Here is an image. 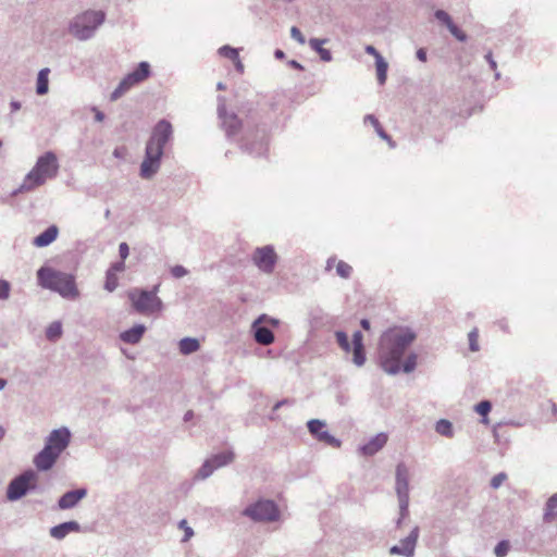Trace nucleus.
<instances>
[{
	"label": "nucleus",
	"mask_w": 557,
	"mask_h": 557,
	"mask_svg": "<svg viewBox=\"0 0 557 557\" xmlns=\"http://www.w3.org/2000/svg\"><path fill=\"white\" fill-rule=\"evenodd\" d=\"M414 339L416 334L408 327L394 326L384 332L379 346V362L382 369L389 374L398 373L400 370L407 373L413 371L417 355L409 354L404 362L401 359Z\"/></svg>",
	"instance_id": "obj_1"
},
{
	"label": "nucleus",
	"mask_w": 557,
	"mask_h": 557,
	"mask_svg": "<svg viewBox=\"0 0 557 557\" xmlns=\"http://www.w3.org/2000/svg\"><path fill=\"white\" fill-rule=\"evenodd\" d=\"M38 284L46 289L58 293L63 298L75 299L78 297L74 275L54 270L49 267H41L37 271Z\"/></svg>",
	"instance_id": "obj_2"
},
{
	"label": "nucleus",
	"mask_w": 557,
	"mask_h": 557,
	"mask_svg": "<svg viewBox=\"0 0 557 557\" xmlns=\"http://www.w3.org/2000/svg\"><path fill=\"white\" fill-rule=\"evenodd\" d=\"M58 169L59 164L55 154L52 151L45 152L37 159L36 164L27 173L21 186L13 191V195L32 191L44 185L47 180L57 176Z\"/></svg>",
	"instance_id": "obj_3"
},
{
	"label": "nucleus",
	"mask_w": 557,
	"mask_h": 557,
	"mask_svg": "<svg viewBox=\"0 0 557 557\" xmlns=\"http://www.w3.org/2000/svg\"><path fill=\"white\" fill-rule=\"evenodd\" d=\"M104 18L106 15L102 11H86L73 18L69 30L78 40H87L94 37Z\"/></svg>",
	"instance_id": "obj_4"
},
{
	"label": "nucleus",
	"mask_w": 557,
	"mask_h": 557,
	"mask_svg": "<svg viewBox=\"0 0 557 557\" xmlns=\"http://www.w3.org/2000/svg\"><path fill=\"white\" fill-rule=\"evenodd\" d=\"M242 515L255 522H274L280 519L281 512L274 500L260 498L248 505Z\"/></svg>",
	"instance_id": "obj_5"
},
{
	"label": "nucleus",
	"mask_w": 557,
	"mask_h": 557,
	"mask_svg": "<svg viewBox=\"0 0 557 557\" xmlns=\"http://www.w3.org/2000/svg\"><path fill=\"white\" fill-rule=\"evenodd\" d=\"M38 475L33 469H27L11 480L7 487V498L15 502L37 488Z\"/></svg>",
	"instance_id": "obj_6"
},
{
	"label": "nucleus",
	"mask_w": 557,
	"mask_h": 557,
	"mask_svg": "<svg viewBox=\"0 0 557 557\" xmlns=\"http://www.w3.org/2000/svg\"><path fill=\"white\" fill-rule=\"evenodd\" d=\"M128 298L135 311L141 314H151L163 308L162 300L147 289L135 288L128 293Z\"/></svg>",
	"instance_id": "obj_7"
},
{
	"label": "nucleus",
	"mask_w": 557,
	"mask_h": 557,
	"mask_svg": "<svg viewBox=\"0 0 557 557\" xmlns=\"http://www.w3.org/2000/svg\"><path fill=\"white\" fill-rule=\"evenodd\" d=\"M242 149L255 157L263 156L268 150L265 127L247 131L243 137Z\"/></svg>",
	"instance_id": "obj_8"
},
{
	"label": "nucleus",
	"mask_w": 557,
	"mask_h": 557,
	"mask_svg": "<svg viewBox=\"0 0 557 557\" xmlns=\"http://www.w3.org/2000/svg\"><path fill=\"white\" fill-rule=\"evenodd\" d=\"M172 124L166 120H160L154 125L146 146L154 148L157 150L159 149L161 153H163L164 147L168 144V141L172 138Z\"/></svg>",
	"instance_id": "obj_9"
},
{
	"label": "nucleus",
	"mask_w": 557,
	"mask_h": 557,
	"mask_svg": "<svg viewBox=\"0 0 557 557\" xmlns=\"http://www.w3.org/2000/svg\"><path fill=\"white\" fill-rule=\"evenodd\" d=\"M252 261L260 271L271 274L277 262V255L271 245L258 247L253 251Z\"/></svg>",
	"instance_id": "obj_10"
},
{
	"label": "nucleus",
	"mask_w": 557,
	"mask_h": 557,
	"mask_svg": "<svg viewBox=\"0 0 557 557\" xmlns=\"http://www.w3.org/2000/svg\"><path fill=\"white\" fill-rule=\"evenodd\" d=\"M308 432L318 442L323 443L333 448H338L342 442L329 433L326 422L320 419H311L307 422Z\"/></svg>",
	"instance_id": "obj_11"
},
{
	"label": "nucleus",
	"mask_w": 557,
	"mask_h": 557,
	"mask_svg": "<svg viewBox=\"0 0 557 557\" xmlns=\"http://www.w3.org/2000/svg\"><path fill=\"white\" fill-rule=\"evenodd\" d=\"M163 153L151 147L145 149V158L140 164V176L144 180H150L153 177L160 169L161 158Z\"/></svg>",
	"instance_id": "obj_12"
},
{
	"label": "nucleus",
	"mask_w": 557,
	"mask_h": 557,
	"mask_svg": "<svg viewBox=\"0 0 557 557\" xmlns=\"http://www.w3.org/2000/svg\"><path fill=\"white\" fill-rule=\"evenodd\" d=\"M218 115L227 137H232L238 133L242 122L235 113L228 114L226 112L225 98L222 96L218 97Z\"/></svg>",
	"instance_id": "obj_13"
},
{
	"label": "nucleus",
	"mask_w": 557,
	"mask_h": 557,
	"mask_svg": "<svg viewBox=\"0 0 557 557\" xmlns=\"http://www.w3.org/2000/svg\"><path fill=\"white\" fill-rule=\"evenodd\" d=\"M71 436L72 434L66 426L52 430L46 438L45 446L60 456L70 445Z\"/></svg>",
	"instance_id": "obj_14"
},
{
	"label": "nucleus",
	"mask_w": 557,
	"mask_h": 557,
	"mask_svg": "<svg viewBox=\"0 0 557 557\" xmlns=\"http://www.w3.org/2000/svg\"><path fill=\"white\" fill-rule=\"evenodd\" d=\"M418 536L419 529L416 527L411 530V532L406 539L400 541L399 545H394L389 548V554L401 555L405 557H413Z\"/></svg>",
	"instance_id": "obj_15"
},
{
	"label": "nucleus",
	"mask_w": 557,
	"mask_h": 557,
	"mask_svg": "<svg viewBox=\"0 0 557 557\" xmlns=\"http://www.w3.org/2000/svg\"><path fill=\"white\" fill-rule=\"evenodd\" d=\"M265 319L267 314H261L251 325L255 341L263 346L271 345L275 339L273 332L269 327L261 325L264 323Z\"/></svg>",
	"instance_id": "obj_16"
},
{
	"label": "nucleus",
	"mask_w": 557,
	"mask_h": 557,
	"mask_svg": "<svg viewBox=\"0 0 557 557\" xmlns=\"http://www.w3.org/2000/svg\"><path fill=\"white\" fill-rule=\"evenodd\" d=\"M396 490L403 505H407L409 494V472L405 465L400 463L396 469Z\"/></svg>",
	"instance_id": "obj_17"
},
{
	"label": "nucleus",
	"mask_w": 557,
	"mask_h": 557,
	"mask_svg": "<svg viewBox=\"0 0 557 557\" xmlns=\"http://www.w3.org/2000/svg\"><path fill=\"white\" fill-rule=\"evenodd\" d=\"M60 456L51 449L44 446V448L35 455L34 465L39 471H48L53 468Z\"/></svg>",
	"instance_id": "obj_18"
},
{
	"label": "nucleus",
	"mask_w": 557,
	"mask_h": 557,
	"mask_svg": "<svg viewBox=\"0 0 557 557\" xmlns=\"http://www.w3.org/2000/svg\"><path fill=\"white\" fill-rule=\"evenodd\" d=\"M86 495L87 490L84 487L67 491L59 498L58 506L62 510L74 508Z\"/></svg>",
	"instance_id": "obj_19"
},
{
	"label": "nucleus",
	"mask_w": 557,
	"mask_h": 557,
	"mask_svg": "<svg viewBox=\"0 0 557 557\" xmlns=\"http://www.w3.org/2000/svg\"><path fill=\"white\" fill-rule=\"evenodd\" d=\"M82 529L81 524L76 521H66L62 522L58 525L52 527L49 530V534L51 537L55 540L65 539L71 532H79Z\"/></svg>",
	"instance_id": "obj_20"
},
{
	"label": "nucleus",
	"mask_w": 557,
	"mask_h": 557,
	"mask_svg": "<svg viewBox=\"0 0 557 557\" xmlns=\"http://www.w3.org/2000/svg\"><path fill=\"white\" fill-rule=\"evenodd\" d=\"M435 16L438 21H441L442 23H444L447 28L449 29L450 34L456 38L458 39L459 41H465L467 36L466 34L457 26L454 24V22L451 21L450 16L448 13H446L445 11L443 10H437L435 12Z\"/></svg>",
	"instance_id": "obj_21"
},
{
	"label": "nucleus",
	"mask_w": 557,
	"mask_h": 557,
	"mask_svg": "<svg viewBox=\"0 0 557 557\" xmlns=\"http://www.w3.org/2000/svg\"><path fill=\"white\" fill-rule=\"evenodd\" d=\"M145 332L146 326L144 324H136L133 327L122 332L120 334V339L126 344L135 345L140 342Z\"/></svg>",
	"instance_id": "obj_22"
},
{
	"label": "nucleus",
	"mask_w": 557,
	"mask_h": 557,
	"mask_svg": "<svg viewBox=\"0 0 557 557\" xmlns=\"http://www.w3.org/2000/svg\"><path fill=\"white\" fill-rule=\"evenodd\" d=\"M133 74L128 73L117 85V87L112 91L110 96L111 101H116L120 99L126 91H128L133 86L139 84L136 78H133Z\"/></svg>",
	"instance_id": "obj_23"
},
{
	"label": "nucleus",
	"mask_w": 557,
	"mask_h": 557,
	"mask_svg": "<svg viewBox=\"0 0 557 557\" xmlns=\"http://www.w3.org/2000/svg\"><path fill=\"white\" fill-rule=\"evenodd\" d=\"M58 234L59 228L55 225H50L34 238L33 244L37 247H47L55 240Z\"/></svg>",
	"instance_id": "obj_24"
},
{
	"label": "nucleus",
	"mask_w": 557,
	"mask_h": 557,
	"mask_svg": "<svg viewBox=\"0 0 557 557\" xmlns=\"http://www.w3.org/2000/svg\"><path fill=\"white\" fill-rule=\"evenodd\" d=\"M387 442V435L380 433L363 445L360 449L363 455L371 456L379 451Z\"/></svg>",
	"instance_id": "obj_25"
},
{
	"label": "nucleus",
	"mask_w": 557,
	"mask_h": 557,
	"mask_svg": "<svg viewBox=\"0 0 557 557\" xmlns=\"http://www.w3.org/2000/svg\"><path fill=\"white\" fill-rule=\"evenodd\" d=\"M352 346H354V362L357 366H362L366 360L364 348L362 344V334L360 332H356L352 336Z\"/></svg>",
	"instance_id": "obj_26"
},
{
	"label": "nucleus",
	"mask_w": 557,
	"mask_h": 557,
	"mask_svg": "<svg viewBox=\"0 0 557 557\" xmlns=\"http://www.w3.org/2000/svg\"><path fill=\"white\" fill-rule=\"evenodd\" d=\"M49 73L48 67L41 69L37 76L36 92L39 96H44L49 91Z\"/></svg>",
	"instance_id": "obj_27"
},
{
	"label": "nucleus",
	"mask_w": 557,
	"mask_h": 557,
	"mask_svg": "<svg viewBox=\"0 0 557 557\" xmlns=\"http://www.w3.org/2000/svg\"><path fill=\"white\" fill-rule=\"evenodd\" d=\"M325 41V39L311 38L309 46L320 55L322 61L330 62L332 60L331 51L322 47Z\"/></svg>",
	"instance_id": "obj_28"
},
{
	"label": "nucleus",
	"mask_w": 557,
	"mask_h": 557,
	"mask_svg": "<svg viewBox=\"0 0 557 557\" xmlns=\"http://www.w3.org/2000/svg\"><path fill=\"white\" fill-rule=\"evenodd\" d=\"M234 459V454L231 450H225L213 455L209 460L214 466V469H219L231 463Z\"/></svg>",
	"instance_id": "obj_29"
},
{
	"label": "nucleus",
	"mask_w": 557,
	"mask_h": 557,
	"mask_svg": "<svg viewBox=\"0 0 557 557\" xmlns=\"http://www.w3.org/2000/svg\"><path fill=\"white\" fill-rule=\"evenodd\" d=\"M180 351L183 355H190L195 351H197L200 347L198 339L193 337H185L180 341Z\"/></svg>",
	"instance_id": "obj_30"
},
{
	"label": "nucleus",
	"mask_w": 557,
	"mask_h": 557,
	"mask_svg": "<svg viewBox=\"0 0 557 557\" xmlns=\"http://www.w3.org/2000/svg\"><path fill=\"white\" fill-rule=\"evenodd\" d=\"M133 74V78H136L139 83L147 79L150 74V64L146 61H141L138 63L137 67L131 72Z\"/></svg>",
	"instance_id": "obj_31"
},
{
	"label": "nucleus",
	"mask_w": 557,
	"mask_h": 557,
	"mask_svg": "<svg viewBox=\"0 0 557 557\" xmlns=\"http://www.w3.org/2000/svg\"><path fill=\"white\" fill-rule=\"evenodd\" d=\"M375 66L379 84L384 85L387 78L388 65L382 55H377V59L375 60Z\"/></svg>",
	"instance_id": "obj_32"
},
{
	"label": "nucleus",
	"mask_w": 557,
	"mask_h": 557,
	"mask_svg": "<svg viewBox=\"0 0 557 557\" xmlns=\"http://www.w3.org/2000/svg\"><path fill=\"white\" fill-rule=\"evenodd\" d=\"M544 518L546 521H552L557 518V494L548 499Z\"/></svg>",
	"instance_id": "obj_33"
},
{
	"label": "nucleus",
	"mask_w": 557,
	"mask_h": 557,
	"mask_svg": "<svg viewBox=\"0 0 557 557\" xmlns=\"http://www.w3.org/2000/svg\"><path fill=\"white\" fill-rule=\"evenodd\" d=\"M62 335V325L60 322H52L46 330L47 339L54 342Z\"/></svg>",
	"instance_id": "obj_34"
},
{
	"label": "nucleus",
	"mask_w": 557,
	"mask_h": 557,
	"mask_svg": "<svg viewBox=\"0 0 557 557\" xmlns=\"http://www.w3.org/2000/svg\"><path fill=\"white\" fill-rule=\"evenodd\" d=\"M435 430L438 434L446 436V437H453V424L450 421L446 419H442L436 423Z\"/></svg>",
	"instance_id": "obj_35"
},
{
	"label": "nucleus",
	"mask_w": 557,
	"mask_h": 557,
	"mask_svg": "<svg viewBox=\"0 0 557 557\" xmlns=\"http://www.w3.org/2000/svg\"><path fill=\"white\" fill-rule=\"evenodd\" d=\"M492 409V405L490 401L487 400H483L481 403H479L476 406H475V411L483 417L482 419V422L484 424H488L490 423V420L487 418V414L490 413Z\"/></svg>",
	"instance_id": "obj_36"
},
{
	"label": "nucleus",
	"mask_w": 557,
	"mask_h": 557,
	"mask_svg": "<svg viewBox=\"0 0 557 557\" xmlns=\"http://www.w3.org/2000/svg\"><path fill=\"white\" fill-rule=\"evenodd\" d=\"M367 121H369L371 123V125L375 128V132L382 139L388 141L389 145H392L391 137L385 133V131L383 129L382 125L380 124V122L377 121L376 117H374L373 115H369V116H367Z\"/></svg>",
	"instance_id": "obj_37"
},
{
	"label": "nucleus",
	"mask_w": 557,
	"mask_h": 557,
	"mask_svg": "<svg viewBox=\"0 0 557 557\" xmlns=\"http://www.w3.org/2000/svg\"><path fill=\"white\" fill-rule=\"evenodd\" d=\"M367 121H369L371 123V125L375 128V132L382 139L388 141L389 145H392L391 137L385 133V131L383 129L382 125L380 124V122L377 121L376 117H374L373 115H369V116H367Z\"/></svg>",
	"instance_id": "obj_38"
},
{
	"label": "nucleus",
	"mask_w": 557,
	"mask_h": 557,
	"mask_svg": "<svg viewBox=\"0 0 557 557\" xmlns=\"http://www.w3.org/2000/svg\"><path fill=\"white\" fill-rule=\"evenodd\" d=\"M214 466L211 463L209 459H207L203 465L199 468L197 478L199 479H207L214 472Z\"/></svg>",
	"instance_id": "obj_39"
},
{
	"label": "nucleus",
	"mask_w": 557,
	"mask_h": 557,
	"mask_svg": "<svg viewBox=\"0 0 557 557\" xmlns=\"http://www.w3.org/2000/svg\"><path fill=\"white\" fill-rule=\"evenodd\" d=\"M219 54H220L221 57L227 58V59H230V60H232V61L237 60V59H238V55H239V54H238V50H237V49H235V48H233V47H231V46H227V45L222 46V47L219 49Z\"/></svg>",
	"instance_id": "obj_40"
},
{
	"label": "nucleus",
	"mask_w": 557,
	"mask_h": 557,
	"mask_svg": "<svg viewBox=\"0 0 557 557\" xmlns=\"http://www.w3.org/2000/svg\"><path fill=\"white\" fill-rule=\"evenodd\" d=\"M117 276L116 274L113 273V271H107L106 273V283H104V288L108 290V292H113L116 289L117 287Z\"/></svg>",
	"instance_id": "obj_41"
},
{
	"label": "nucleus",
	"mask_w": 557,
	"mask_h": 557,
	"mask_svg": "<svg viewBox=\"0 0 557 557\" xmlns=\"http://www.w3.org/2000/svg\"><path fill=\"white\" fill-rule=\"evenodd\" d=\"M469 339V348L471 351H478L480 349L479 347V331L478 329H473L468 334Z\"/></svg>",
	"instance_id": "obj_42"
},
{
	"label": "nucleus",
	"mask_w": 557,
	"mask_h": 557,
	"mask_svg": "<svg viewBox=\"0 0 557 557\" xmlns=\"http://www.w3.org/2000/svg\"><path fill=\"white\" fill-rule=\"evenodd\" d=\"M509 542L508 541H500L496 547H495V555L496 557H505L509 550Z\"/></svg>",
	"instance_id": "obj_43"
},
{
	"label": "nucleus",
	"mask_w": 557,
	"mask_h": 557,
	"mask_svg": "<svg viewBox=\"0 0 557 557\" xmlns=\"http://www.w3.org/2000/svg\"><path fill=\"white\" fill-rule=\"evenodd\" d=\"M178 528L184 531L183 542H187L194 535V530L188 525L185 519L178 522Z\"/></svg>",
	"instance_id": "obj_44"
},
{
	"label": "nucleus",
	"mask_w": 557,
	"mask_h": 557,
	"mask_svg": "<svg viewBox=\"0 0 557 557\" xmlns=\"http://www.w3.org/2000/svg\"><path fill=\"white\" fill-rule=\"evenodd\" d=\"M335 335L342 349L348 352V335L346 334V332L337 331Z\"/></svg>",
	"instance_id": "obj_45"
},
{
	"label": "nucleus",
	"mask_w": 557,
	"mask_h": 557,
	"mask_svg": "<svg viewBox=\"0 0 557 557\" xmlns=\"http://www.w3.org/2000/svg\"><path fill=\"white\" fill-rule=\"evenodd\" d=\"M10 283L5 280H0V300H5L10 296Z\"/></svg>",
	"instance_id": "obj_46"
},
{
	"label": "nucleus",
	"mask_w": 557,
	"mask_h": 557,
	"mask_svg": "<svg viewBox=\"0 0 557 557\" xmlns=\"http://www.w3.org/2000/svg\"><path fill=\"white\" fill-rule=\"evenodd\" d=\"M290 36H292L293 39H295L300 45H304L306 42L305 36L302 35L300 29L298 27H296V26H293L290 28Z\"/></svg>",
	"instance_id": "obj_47"
},
{
	"label": "nucleus",
	"mask_w": 557,
	"mask_h": 557,
	"mask_svg": "<svg viewBox=\"0 0 557 557\" xmlns=\"http://www.w3.org/2000/svg\"><path fill=\"white\" fill-rule=\"evenodd\" d=\"M506 480L507 475L505 473H498L492 478L491 486L493 488H498Z\"/></svg>",
	"instance_id": "obj_48"
},
{
	"label": "nucleus",
	"mask_w": 557,
	"mask_h": 557,
	"mask_svg": "<svg viewBox=\"0 0 557 557\" xmlns=\"http://www.w3.org/2000/svg\"><path fill=\"white\" fill-rule=\"evenodd\" d=\"M171 274L175 278H181L187 274V270L183 265H174L171 268Z\"/></svg>",
	"instance_id": "obj_49"
},
{
	"label": "nucleus",
	"mask_w": 557,
	"mask_h": 557,
	"mask_svg": "<svg viewBox=\"0 0 557 557\" xmlns=\"http://www.w3.org/2000/svg\"><path fill=\"white\" fill-rule=\"evenodd\" d=\"M336 271L342 277H348V264L346 262L339 261Z\"/></svg>",
	"instance_id": "obj_50"
},
{
	"label": "nucleus",
	"mask_w": 557,
	"mask_h": 557,
	"mask_svg": "<svg viewBox=\"0 0 557 557\" xmlns=\"http://www.w3.org/2000/svg\"><path fill=\"white\" fill-rule=\"evenodd\" d=\"M119 255H120L121 260H125L128 257L129 247L126 243L123 242L119 245Z\"/></svg>",
	"instance_id": "obj_51"
},
{
	"label": "nucleus",
	"mask_w": 557,
	"mask_h": 557,
	"mask_svg": "<svg viewBox=\"0 0 557 557\" xmlns=\"http://www.w3.org/2000/svg\"><path fill=\"white\" fill-rule=\"evenodd\" d=\"M124 270H125L124 260H120V261L112 263L108 271H113V273L116 274V272H123Z\"/></svg>",
	"instance_id": "obj_52"
},
{
	"label": "nucleus",
	"mask_w": 557,
	"mask_h": 557,
	"mask_svg": "<svg viewBox=\"0 0 557 557\" xmlns=\"http://www.w3.org/2000/svg\"><path fill=\"white\" fill-rule=\"evenodd\" d=\"M91 111L95 113V120L97 122H102L104 120V113L98 110L96 107H92Z\"/></svg>",
	"instance_id": "obj_53"
},
{
	"label": "nucleus",
	"mask_w": 557,
	"mask_h": 557,
	"mask_svg": "<svg viewBox=\"0 0 557 557\" xmlns=\"http://www.w3.org/2000/svg\"><path fill=\"white\" fill-rule=\"evenodd\" d=\"M293 404L292 400L285 398V399H282L280 401H277L274 406H273V412L276 411L278 408H281L282 406H286V405H290Z\"/></svg>",
	"instance_id": "obj_54"
},
{
	"label": "nucleus",
	"mask_w": 557,
	"mask_h": 557,
	"mask_svg": "<svg viewBox=\"0 0 557 557\" xmlns=\"http://www.w3.org/2000/svg\"><path fill=\"white\" fill-rule=\"evenodd\" d=\"M10 108H11V112L13 113V112L18 111V110L22 108V104H21V102H20V101H17V100H12V101L10 102Z\"/></svg>",
	"instance_id": "obj_55"
},
{
	"label": "nucleus",
	"mask_w": 557,
	"mask_h": 557,
	"mask_svg": "<svg viewBox=\"0 0 557 557\" xmlns=\"http://www.w3.org/2000/svg\"><path fill=\"white\" fill-rule=\"evenodd\" d=\"M417 58L421 61V62H425L426 61V51L424 49H419L417 51Z\"/></svg>",
	"instance_id": "obj_56"
},
{
	"label": "nucleus",
	"mask_w": 557,
	"mask_h": 557,
	"mask_svg": "<svg viewBox=\"0 0 557 557\" xmlns=\"http://www.w3.org/2000/svg\"><path fill=\"white\" fill-rule=\"evenodd\" d=\"M366 51H367L368 53L372 54V55L375 58V60L377 59V55H381V54L379 53V51H377L373 46H368V47L366 48Z\"/></svg>",
	"instance_id": "obj_57"
},
{
	"label": "nucleus",
	"mask_w": 557,
	"mask_h": 557,
	"mask_svg": "<svg viewBox=\"0 0 557 557\" xmlns=\"http://www.w3.org/2000/svg\"><path fill=\"white\" fill-rule=\"evenodd\" d=\"M267 323L271 324L272 326H278L280 325V320L275 319V318H272V317H269L267 315V319L265 321Z\"/></svg>",
	"instance_id": "obj_58"
},
{
	"label": "nucleus",
	"mask_w": 557,
	"mask_h": 557,
	"mask_svg": "<svg viewBox=\"0 0 557 557\" xmlns=\"http://www.w3.org/2000/svg\"><path fill=\"white\" fill-rule=\"evenodd\" d=\"M288 65L296 70H304V66L296 60H290Z\"/></svg>",
	"instance_id": "obj_59"
},
{
	"label": "nucleus",
	"mask_w": 557,
	"mask_h": 557,
	"mask_svg": "<svg viewBox=\"0 0 557 557\" xmlns=\"http://www.w3.org/2000/svg\"><path fill=\"white\" fill-rule=\"evenodd\" d=\"M274 57H275L276 59H278V60H282V59H284V58H285V53H284V51H283V50H281V49H276V50L274 51Z\"/></svg>",
	"instance_id": "obj_60"
},
{
	"label": "nucleus",
	"mask_w": 557,
	"mask_h": 557,
	"mask_svg": "<svg viewBox=\"0 0 557 557\" xmlns=\"http://www.w3.org/2000/svg\"><path fill=\"white\" fill-rule=\"evenodd\" d=\"M233 62L235 63V67L237 71H239V72L244 71V65H243L242 61L239 60V58Z\"/></svg>",
	"instance_id": "obj_61"
},
{
	"label": "nucleus",
	"mask_w": 557,
	"mask_h": 557,
	"mask_svg": "<svg viewBox=\"0 0 557 557\" xmlns=\"http://www.w3.org/2000/svg\"><path fill=\"white\" fill-rule=\"evenodd\" d=\"M194 418V411L191 410H188L185 414H184V421L187 422L189 420H191Z\"/></svg>",
	"instance_id": "obj_62"
},
{
	"label": "nucleus",
	"mask_w": 557,
	"mask_h": 557,
	"mask_svg": "<svg viewBox=\"0 0 557 557\" xmlns=\"http://www.w3.org/2000/svg\"><path fill=\"white\" fill-rule=\"evenodd\" d=\"M361 326L366 330H370V322L367 319L361 320Z\"/></svg>",
	"instance_id": "obj_63"
},
{
	"label": "nucleus",
	"mask_w": 557,
	"mask_h": 557,
	"mask_svg": "<svg viewBox=\"0 0 557 557\" xmlns=\"http://www.w3.org/2000/svg\"><path fill=\"white\" fill-rule=\"evenodd\" d=\"M486 59L488 60V62L491 63L492 69L494 70L496 67V63L492 59V53L491 52L486 55Z\"/></svg>",
	"instance_id": "obj_64"
}]
</instances>
